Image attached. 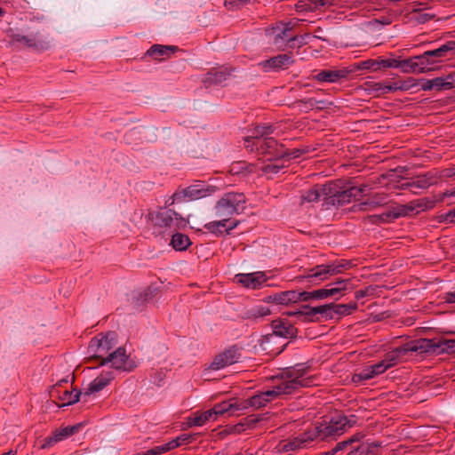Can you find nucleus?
Segmentation results:
<instances>
[{"label": "nucleus", "instance_id": "obj_1", "mask_svg": "<svg viewBox=\"0 0 455 455\" xmlns=\"http://www.w3.org/2000/svg\"><path fill=\"white\" fill-rule=\"evenodd\" d=\"M309 369L310 367L305 363H297L286 368L283 373L286 379L272 389L262 392L267 403L280 396L291 395L300 387L314 386L315 377L307 375Z\"/></svg>", "mask_w": 455, "mask_h": 455}, {"label": "nucleus", "instance_id": "obj_2", "mask_svg": "<svg viewBox=\"0 0 455 455\" xmlns=\"http://www.w3.org/2000/svg\"><path fill=\"white\" fill-rule=\"evenodd\" d=\"M455 54V41H447L438 47L408 58L409 74H423L439 68L440 64Z\"/></svg>", "mask_w": 455, "mask_h": 455}, {"label": "nucleus", "instance_id": "obj_3", "mask_svg": "<svg viewBox=\"0 0 455 455\" xmlns=\"http://www.w3.org/2000/svg\"><path fill=\"white\" fill-rule=\"evenodd\" d=\"M11 45L21 44L36 51H44L50 47L49 36L44 26L38 21H32L22 33H8Z\"/></svg>", "mask_w": 455, "mask_h": 455}, {"label": "nucleus", "instance_id": "obj_4", "mask_svg": "<svg viewBox=\"0 0 455 455\" xmlns=\"http://www.w3.org/2000/svg\"><path fill=\"white\" fill-rule=\"evenodd\" d=\"M325 191H327V197H325V206L341 207L353 200H359L365 190V186L361 187H347L346 188L340 181H330L325 183Z\"/></svg>", "mask_w": 455, "mask_h": 455}, {"label": "nucleus", "instance_id": "obj_5", "mask_svg": "<svg viewBox=\"0 0 455 455\" xmlns=\"http://www.w3.org/2000/svg\"><path fill=\"white\" fill-rule=\"evenodd\" d=\"M265 36L268 44L276 50L284 51L288 48L293 49L298 36L293 31L291 22H276L274 26L266 28Z\"/></svg>", "mask_w": 455, "mask_h": 455}, {"label": "nucleus", "instance_id": "obj_6", "mask_svg": "<svg viewBox=\"0 0 455 455\" xmlns=\"http://www.w3.org/2000/svg\"><path fill=\"white\" fill-rule=\"evenodd\" d=\"M216 191V187L208 184L205 181L196 180L194 184L186 188L177 190L166 202L172 205L176 201H181L188 198L189 201L199 200L211 196Z\"/></svg>", "mask_w": 455, "mask_h": 455}, {"label": "nucleus", "instance_id": "obj_7", "mask_svg": "<svg viewBox=\"0 0 455 455\" xmlns=\"http://www.w3.org/2000/svg\"><path fill=\"white\" fill-rule=\"evenodd\" d=\"M117 345L116 333L109 331L106 334H99L92 338L88 346V353L92 358L105 360L108 355H110Z\"/></svg>", "mask_w": 455, "mask_h": 455}, {"label": "nucleus", "instance_id": "obj_8", "mask_svg": "<svg viewBox=\"0 0 455 455\" xmlns=\"http://www.w3.org/2000/svg\"><path fill=\"white\" fill-rule=\"evenodd\" d=\"M246 197L243 193H226L216 204V214L228 218L239 214L245 208Z\"/></svg>", "mask_w": 455, "mask_h": 455}, {"label": "nucleus", "instance_id": "obj_9", "mask_svg": "<svg viewBox=\"0 0 455 455\" xmlns=\"http://www.w3.org/2000/svg\"><path fill=\"white\" fill-rule=\"evenodd\" d=\"M309 431L313 434V441L317 439L321 441L335 439L345 432L343 425L340 423L337 415L332 417L329 422L318 423L309 427Z\"/></svg>", "mask_w": 455, "mask_h": 455}, {"label": "nucleus", "instance_id": "obj_10", "mask_svg": "<svg viewBox=\"0 0 455 455\" xmlns=\"http://www.w3.org/2000/svg\"><path fill=\"white\" fill-rule=\"evenodd\" d=\"M149 218L155 226L171 229L182 228L187 226L186 220L173 210L161 208L157 212H150Z\"/></svg>", "mask_w": 455, "mask_h": 455}, {"label": "nucleus", "instance_id": "obj_11", "mask_svg": "<svg viewBox=\"0 0 455 455\" xmlns=\"http://www.w3.org/2000/svg\"><path fill=\"white\" fill-rule=\"evenodd\" d=\"M108 363L111 364V368L120 371H132L137 367V363L133 358L126 354V350L123 347H119L112 351L105 360L99 363L103 366Z\"/></svg>", "mask_w": 455, "mask_h": 455}, {"label": "nucleus", "instance_id": "obj_12", "mask_svg": "<svg viewBox=\"0 0 455 455\" xmlns=\"http://www.w3.org/2000/svg\"><path fill=\"white\" fill-rule=\"evenodd\" d=\"M296 62L292 52L280 53L258 63L264 73H279L289 69Z\"/></svg>", "mask_w": 455, "mask_h": 455}, {"label": "nucleus", "instance_id": "obj_13", "mask_svg": "<svg viewBox=\"0 0 455 455\" xmlns=\"http://www.w3.org/2000/svg\"><path fill=\"white\" fill-rule=\"evenodd\" d=\"M440 180L438 172L430 171L422 174L417 175L415 178L411 179L399 186L400 189H409L413 194L417 195L419 190H424L431 186L437 184Z\"/></svg>", "mask_w": 455, "mask_h": 455}, {"label": "nucleus", "instance_id": "obj_14", "mask_svg": "<svg viewBox=\"0 0 455 455\" xmlns=\"http://www.w3.org/2000/svg\"><path fill=\"white\" fill-rule=\"evenodd\" d=\"M433 207V202L427 199H419L412 201L408 204H398L384 212V217L387 219V223L393 222L394 220L405 217L413 212L417 208L425 209Z\"/></svg>", "mask_w": 455, "mask_h": 455}, {"label": "nucleus", "instance_id": "obj_15", "mask_svg": "<svg viewBox=\"0 0 455 455\" xmlns=\"http://www.w3.org/2000/svg\"><path fill=\"white\" fill-rule=\"evenodd\" d=\"M273 333L263 336L261 347L267 350V344L271 343L276 337L291 339L297 336L298 330L289 322L283 320H274L271 323Z\"/></svg>", "mask_w": 455, "mask_h": 455}, {"label": "nucleus", "instance_id": "obj_16", "mask_svg": "<svg viewBox=\"0 0 455 455\" xmlns=\"http://www.w3.org/2000/svg\"><path fill=\"white\" fill-rule=\"evenodd\" d=\"M420 354H443L455 352V339H419Z\"/></svg>", "mask_w": 455, "mask_h": 455}, {"label": "nucleus", "instance_id": "obj_17", "mask_svg": "<svg viewBox=\"0 0 455 455\" xmlns=\"http://www.w3.org/2000/svg\"><path fill=\"white\" fill-rule=\"evenodd\" d=\"M254 148L263 156H267V160L278 161L284 158L286 148L283 144H279L273 137L265 138L263 140H258Z\"/></svg>", "mask_w": 455, "mask_h": 455}, {"label": "nucleus", "instance_id": "obj_18", "mask_svg": "<svg viewBox=\"0 0 455 455\" xmlns=\"http://www.w3.org/2000/svg\"><path fill=\"white\" fill-rule=\"evenodd\" d=\"M409 353L420 354L419 339L406 342L404 345L393 349L385 355V358L382 361L389 369L396 365L397 363Z\"/></svg>", "mask_w": 455, "mask_h": 455}, {"label": "nucleus", "instance_id": "obj_19", "mask_svg": "<svg viewBox=\"0 0 455 455\" xmlns=\"http://www.w3.org/2000/svg\"><path fill=\"white\" fill-rule=\"evenodd\" d=\"M241 358V348L236 346H231L215 356L210 368L212 370H220L228 365L234 364Z\"/></svg>", "mask_w": 455, "mask_h": 455}, {"label": "nucleus", "instance_id": "obj_20", "mask_svg": "<svg viewBox=\"0 0 455 455\" xmlns=\"http://www.w3.org/2000/svg\"><path fill=\"white\" fill-rule=\"evenodd\" d=\"M342 272V266L339 261H333L330 264L317 265L310 269L307 275V278L311 280L324 281L330 275H337Z\"/></svg>", "mask_w": 455, "mask_h": 455}, {"label": "nucleus", "instance_id": "obj_21", "mask_svg": "<svg viewBox=\"0 0 455 455\" xmlns=\"http://www.w3.org/2000/svg\"><path fill=\"white\" fill-rule=\"evenodd\" d=\"M312 435L313 434L310 433L309 428H307L296 437L280 442L278 444V451L284 453L303 449L313 442Z\"/></svg>", "mask_w": 455, "mask_h": 455}, {"label": "nucleus", "instance_id": "obj_22", "mask_svg": "<svg viewBox=\"0 0 455 455\" xmlns=\"http://www.w3.org/2000/svg\"><path fill=\"white\" fill-rule=\"evenodd\" d=\"M320 83H339L344 80L351 79L348 66L338 69H323L313 76Z\"/></svg>", "mask_w": 455, "mask_h": 455}, {"label": "nucleus", "instance_id": "obj_23", "mask_svg": "<svg viewBox=\"0 0 455 455\" xmlns=\"http://www.w3.org/2000/svg\"><path fill=\"white\" fill-rule=\"evenodd\" d=\"M235 281L242 286L256 290L260 288L267 281L266 274L261 271L253 273H240L235 275Z\"/></svg>", "mask_w": 455, "mask_h": 455}, {"label": "nucleus", "instance_id": "obj_24", "mask_svg": "<svg viewBox=\"0 0 455 455\" xmlns=\"http://www.w3.org/2000/svg\"><path fill=\"white\" fill-rule=\"evenodd\" d=\"M114 378L115 376L112 371H102L89 384L87 389L83 393V401L86 402V398L89 397L92 394L101 391L111 382L112 379H114Z\"/></svg>", "mask_w": 455, "mask_h": 455}, {"label": "nucleus", "instance_id": "obj_25", "mask_svg": "<svg viewBox=\"0 0 455 455\" xmlns=\"http://www.w3.org/2000/svg\"><path fill=\"white\" fill-rule=\"evenodd\" d=\"M179 51L178 46L174 45H163V44H153L144 54L141 60H145L147 57H150L155 60H164L169 58L172 53Z\"/></svg>", "mask_w": 455, "mask_h": 455}, {"label": "nucleus", "instance_id": "obj_26", "mask_svg": "<svg viewBox=\"0 0 455 455\" xmlns=\"http://www.w3.org/2000/svg\"><path fill=\"white\" fill-rule=\"evenodd\" d=\"M230 75L231 70L228 68H216L208 71L203 81L206 86L218 85L225 82Z\"/></svg>", "mask_w": 455, "mask_h": 455}, {"label": "nucleus", "instance_id": "obj_27", "mask_svg": "<svg viewBox=\"0 0 455 455\" xmlns=\"http://www.w3.org/2000/svg\"><path fill=\"white\" fill-rule=\"evenodd\" d=\"M325 184L323 185H315L310 189L302 191L300 194V204H303L305 203H315L320 199L323 201V205H325V197H327V191H325Z\"/></svg>", "mask_w": 455, "mask_h": 455}, {"label": "nucleus", "instance_id": "obj_28", "mask_svg": "<svg viewBox=\"0 0 455 455\" xmlns=\"http://www.w3.org/2000/svg\"><path fill=\"white\" fill-rule=\"evenodd\" d=\"M274 131L275 128L273 125H257L252 132V135L245 139V147L250 148L251 151L254 150V146L257 141L263 140L265 138H269L268 135L272 134Z\"/></svg>", "mask_w": 455, "mask_h": 455}, {"label": "nucleus", "instance_id": "obj_29", "mask_svg": "<svg viewBox=\"0 0 455 455\" xmlns=\"http://www.w3.org/2000/svg\"><path fill=\"white\" fill-rule=\"evenodd\" d=\"M388 204V196L384 193H376L366 201L360 203L357 205L359 211L366 212L371 211L379 206H383Z\"/></svg>", "mask_w": 455, "mask_h": 455}, {"label": "nucleus", "instance_id": "obj_30", "mask_svg": "<svg viewBox=\"0 0 455 455\" xmlns=\"http://www.w3.org/2000/svg\"><path fill=\"white\" fill-rule=\"evenodd\" d=\"M418 86L417 79L413 77H407L403 80L395 81L391 84H387L385 87L387 93L394 92L396 91H410Z\"/></svg>", "mask_w": 455, "mask_h": 455}, {"label": "nucleus", "instance_id": "obj_31", "mask_svg": "<svg viewBox=\"0 0 455 455\" xmlns=\"http://www.w3.org/2000/svg\"><path fill=\"white\" fill-rule=\"evenodd\" d=\"M243 409H246V405H242V403H238L236 402L232 403L231 401H223L215 404L210 411L214 417L213 420H215L218 415H223L228 411H240Z\"/></svg>", "mask_w": 455, "mask_h": 455}, {"label": "nucleus", "instance_id": "obj_32", "mask_svg": "<svg viewBox=\"0 0 455 455\" xmlns=\"http://www.w3.org/2000/svg\"><path fill=\"white\" fill-rule=\"evenodd\" d=\"M379 64L380 69L385 68H400L403 73L409 74V63L407 59H395V58H379Z\"/></svg>", "mask_w": 455, "mask_h": 455}, {"label": "nucleus", "instance_id": "obj_33", "mask_svg": "<svg viewBox=\"0 0 455 455\" xmlns=\"http://www.w3.org/2000/svg\"><path fill=\"white\" fill-rule=\"evenodd\" d=\"M350 70L351 77L359 70H369L372 72H376L380 70V66L379 64V59H368L365 60H362L356 63H353L348 66Z\"/></svg>", "mask_w": 455, "mask_h": 455}, {"label": "nucleus", "instance_id": "obj_34", "mask_svg": "<svg viewBox=\"0 0 455 455\" xmlns=\"http://www.w3.org/2000/svg\"><path fill=\"white\" fill-rule=\"evenodd\" d=\"M190 238L182 233H175L172 235L170 244L177 251H186L191 245Z\"/></svg>", "mask_w": 455, "mask_h": 455}, {"label": "nucleus", "instance_id": "obj_35", "mask_svg": "<svg viewBox=\"0 0 455 455\" xmlns=\"http://www.w3.org/2000/svg\"><path fill=\"white\" fill-rule=\"evenodd\" d=\"M214 417L210 410L205 411L204 412H196L191 417L188 418V424L189 427H202L206 422L211 419H213Z\"/></svg>", "mask_w": 455, "mask_h": 455}, {"label": "nucleus", "instance_id": "obj_36", "mask_svg": "<svg viewBox=\"0 0 455 455\" xmlns=\"http://www.w3.org/2000/svg\"><path fill=\"white\" fill-rule=\"evenodd\" d=\"M223 219L220 220H215L208 222L204 225V228H206L209 232L214 234L217 236H222L226 235V224H228L229 219L226 217H222Z\"/></svg>", "mask_w": 455, "mask_h": 455}, {"label": "nucleus", "instance_id": "obj_37", "mask_svg": "<svg viewBox=\"0 0 455 455\" xmlns=\"http://www.w3.org/2000/svg\"><path fill=\"white\" fill-rule=\"evenodd\" d=\"M332 309L333 318L335 316L339 317L343 315H348L357 309V304L355 302H351L347 304L332 303Z\"/></svg>", "mask_w": 455, "mask_h": 455}, {"label": "nucleus", "instance_id": "obj_38", "mask_svg": "<svg viewBox=\"0 0 455 455\" xmlns=\"http://www.w3.org/2000/svg\"><path fill=\"white\" fill-rule=\"evenodd\" d=\"M280 293V299H281V305H289L291 303H297L299 301H302V296L301 291L291 290V291H281Z\"/></svg>", "mask_w": 455, "mask_h": 455}, {"label": "nucleus", "instance_id": "obj_39", "mask_svg": "<svg viewBox=\"0 0 455 455\" xmlns=\"http://www.w3.org/2000/svg\"><path fill=\"white\" fill-rule=\"evenodd\" d=\"M386 86L387 84H385L373 81H367L363 84V88L365 92H367L369 94H373L376 96L380 94H387L385 89Z\"/></svg>", "mask_w": 455, "mask_h": 455}, {"label": "nucleus", "instance_id": "obj_40", "mask_svg": "<svg viewBox=\"0 0 455 455\" xmlns=\"http://www.w3.org/2000/svg\"><path fill=\"white\" fill-rule=\"evenodd\" d=\"M299 103L304 104L307 108H309V109L316 108L319 110L328 108L331 105V102H329L328 100H316L314 98L300 100L299 101Z\"/></svg>", "mask_w": 455, "mask_h": 455}, {"label": "nucleus", "instance_id": "obj_41", "mask_svg": "<svg viewBox=\"0 0 455 455\" xmlns=\"http://www.w3.org/2000/svg\"><path fill=\"white\" fill-rule=\"evenodd\" d=\"M80 397L83 398V393L80 390L74 388L72 391L65 390L62 396H60V399L63 401V406H65L77 403Z\"/></svg>", "mask_w": 455, "mask_h": 455}, {"label": "nucleus", "instance_id": "obj_42", "mask_svg": "<svg viewBox=\"0 0 455 455\" xmlns=\"http://www.w3.org/2000/svg\"><path fill=\"white\" fill-rule=\"evenodd\" d=\"M267 404V401L265 398L262 392L252 395L251 398L245 400L242 403V405H246L248 407H254L256 409H259L265 407Z\"/></svg>", "mask_w": 455, "mask_h": 455}, {"label": "nucleus", "instance_id": "obj_43", "mask_svg": "<svg viewBox=\"0 0 455 455\" xmlns=\"http://www.w3.org/2000/svg\"><path fill=\"white\" fill-rule=\"evenodd\" d=\"M369 366L363 368L361 371L354 373L351 378L352 383L356 386L363 384L365 381L373 379V375L371 373Z\"/></svg>", "mask_w": 455, "mask_h": 455}, {"label": "nucleus", "instance_id": "obj_44", "mask_svg": "<svg viewBox=\"0 0 455 455\" xmlns=\"http://www.w3.org/2000/svg\"><path fill=\"white\" fill-rule=\"evenodd\" d=\"M271 314L269 307L266 306H256L246 312V318L256 320Z\"/></svg>", "mask_w": 455, "mask_h": 455}, {"label": "nucleus", "instance_id": "obj_45", "mask_svg": "<svg viewBox=\"0 0 455 455\" xmlns=\"http://www.w3.org/2000/svg\"><path fill=\"white\" fill-rule=\"evenodd\" d=\"M332 310V303L314 307V312L321 317V321L333 319Z\"/></svg>", "mask_w": 455, "mask_h": 455}, {"label": "nucleus", "instance_id": "obj_46", "mask_svg": "<svg viewBox=\"0 0 455 455\" xmlns=\"http://www.w3.org/2000/svg\"><path fill=\"white\" fill-rule=\"evenodd\" d=\"M263 419H265V414H251L243 418L240 422L243 424V427L247 429L256 427L257 424Z\"/></svg>", "mask_w": 455, "mask_h": 455}, {"label": "nucleus", "instance_id": "obj_47", "mask_svg": "<svg viewBox=\"0 0 455 455\" xmlns=\"http://www.w3.org/2000/svg\"><path fill=\"white\" fill-rule=\"evenodd\" d=\"M364 435L363 433L358 432L353 435L352 436L339 442V445L338 446V448L346 447L347 449L349 447H355L357 444L362 443L361 441Z\"/></svg>", "mask_w": 455, "mask_h": 455}, {"label": "nucleus", "instance_id": "obj_48", "mask_svg": "<svg viewBox=\"0 0 455 455\" xmlns=\"http://www.w3.org/2000/svg\"><path fill=\"white\" fill-rule=\"evenodd\" d=\"M301 317H304L305 322H321V317L316 316L314 312V307L303 305L301 307Z\"/></svg>", "mask_w": 455, "mask_h": 455}, {"label": "nucleus", "instance_id": "obj_49", "mask_svg": "<svg viewBox=\"0 0 455 455\" xmlns=\"http://www.w3.org/2000/svg\"><path fill=\"white\" fill-rule=\"evenodd\" d=\"M180 445L179 440L176 437L164 444L155 446V447H153V449L156 451V455H161L163 453H165V452H167L174 448L180 447Z\"/></svg>", "mask_w": 455, "mask_h": 455}, {"label": "nucleus", "instance_id": "obj_50", "mask_svg": "<svg viewBox=\"0 0 455 455\" xmlns=\"http://www.w3.org/2000/svg\"><path fill=\"white\" fill-rule=\"evenodd\" d=\"M80 424L74 425V426H68L60 429H56V432L60 438V441L73 435L76 432H78L80 428Z\"/></svg>", "mask_w": 455, "mask_h": 455}, {"label": "nucleus", "instance_id": "obj_51", "mask_svg": "<svg viewBox=\"0 0 455 455\" xmlns=\"http://www.w3.org/2000/svg\"><path fill=\"white\" fill-rule=\"evenodd\" d=\"M301 296L302 301L324 299L323 294V288L311 291H301Z\"/></svg>", "mask_w": 455, "mask_h": 455}, {"label": "nucleus", "instance_id": "obj_52", "mask_svg": "<svg viewBox=\"0 0 455 455\" xmlns=\"http://www.w3.org/2000/svg\"><path fill=\"white\" fill-rule=\"evenodd\" d=\"M333 284L328 283L324 288H323V299L327 298H335L339 299L341 297V289L332 287Z\"/></svg>", "mask_w": 455, "mask_h": 455}, {"label": "nucleus", "instance_id": "obj_53", "mask_svg": "<svg viewBox=\"0 0 455 455\" xmlns=\"http://www.w3.org/2000/svg\"><path fill=\"white\" fill-rule=\"evenodd\" d=\"M243 172H252V166L251 165H248L244 162H237V163L233 164L231 165V167H230V172L233 175L239 174V173H242Z\"/></svg>", "mask_w": 455, "mask_h": 455}, {"label": "nucleus", "instance_id": "obj_54", "mask_svg": "<svg viewBox=\"0 0 455 455\" xmlns=\"http://www.w3.org/2000/svg\"><path fill=\"white\" fill-rule=\"evenodd\" d=\"M377 289H378V286L369 285V286L365 287L364 289L356 291L355 293V298L356 300H360L361 299L365 298V297H371L375 294Z\"/></svg>", "mask_w": 455, "mask_h": 455}, {"label": "nucleus", "instance_id": "obj_55", "mask_svg": "<svg viewBox=\"0 0 455 455\" xmlns=\"http://www.w3.org/2000/svg\"><path fill=\"white\" fill-rule=\"evenodd\" d=\"M340 423L343 425L344 431L347 429L354 427L356 424L357 418L355 415H349V416H344V415H337Z\"/></svg>", "mask_w": 455, "mask_h": 455}, {"label": "nucleus", "instance_id": "obj_56", "mask_svg": "<svg viewBox=\"0 0 455 455\" xmlns=\"http://www.w3.org/2000/svg\"><path fill=\"white\" fill-rule=\"evenodd\" d=\"M433 80V89L436 91L452 88V83L446 82L445 77H435Z\"/></svg>", "mask_w": 455, "mask_h": 455}, {"label": "nucleus", "instance_id": "obj_57", "mask_svg": "<svg viewBox=\"0 0 455 455\" xmlns=\"http://www.w3.org/2000/svg\"><path fill=\"white\" fill-rule=\"evenodd\" d=\"M58 442H60V438L59 437L56 430L52 433V435L44 439L43 443L41 444L42 449H49Z\"/></svg>", "mask_w": 455, "mask_h": 455}, {"label": "nucleus", "instance_id": "obj_58", "mask_svg": "<svg viewBox=\"0 0 455 455\" xmlns=\"http://www.w3.org/2000/svg\"><path fill=\"white\" fill-rule=\"evenodd\" d=\"M251 0H226L224 5L231 11L238 10Z\"/></svg>", "mask_w": 455, "mask_h": 455}, {"label": "nucleus", "instance_id": "obj_59", "mask_svg": "<svg viewBox=\"0 0 455 455\" xmlns=\"http://www.w3.org/2000/svg\"><path fill=\"white\" fill-rule=\"evenodd\" d=\"M283 168H284L283 164H279L278 163H269L264 165L262 168L265 173H278Z\"/></svg>", "mask_w": 455, "mask_h": 455}, {"label": "nucleus", "instance_id": "obj_60", "mask_svg": "<svg viewBox=\"0 0 455 455\" xmlns=\"http://www.w3.org/2000/svg\"><path fill=\"white\" fill-rule=\"evenodd\" d=\"M369 368H370L371 371H373L371 373L374 378L376 376L385 372L388 369L387 364H385L383 361H380L378 363H375L373 365H370Z\"/></svg>", "mask_w": 455, "mask_h": 455}, {"label": "nucleus", "instance_id": "obj_61", "mask_svg": "<svg viewBox=\"0 0 455 455\" xmlns=\"http://www.w3.org/2000/svg\"><path fill=\"white\" fill-rule=\"evenodd\" d=\"M199 434H182L177 436L180 445L189 444L196 439Z\"/></svg>", "mask_w": 455, "mask_h": 455}, {"label": "nucleus", "instance_id": "obj_62", "mask_svg": "<svg viewBox=\"0 0 455 455\" xmlns=\"http://www.w3.org/2000/svg\"><path fill=\"white\" fill-rule=\"evenodd\" d=\"M350 283V279H337L334 283H331V284H333L332 287L334 288H340L341 289V296H343L344 291L347 290V285Z\"/></svg>", "mask_w": 455, "mask_h": 455}, {"label": "nucleus", "instance_id": "obj_63", "mask_svg": "<svg viewBox=\"0 0 455 455\" xmlns=\"http://www.w3.org/2000/svg\"><path fill=\"white\" fill-rule=\"evenodd\" d=\"M418 85L420 84V89L422 91H431L433 89V80L432 79H417Z\"/></svg>", "mask_w": 455, "mask_h": 455}, {"label": "nucleus", "instance_id": "obj_64", "mask_svg": "<svg viewBox=\"0 0 455 455\" xmlns=\"http://www.w3.org/2000/svg\"><path fill=\"white\" fill-rule=\"evenodd\" d=\"M302 155H301V151H300V148H293V149H286V153H285V156L284 157H286L287 159H296V158H299Z\"/></svg>", "mask_w": 455, "mask_h": 455}]
</instances>
